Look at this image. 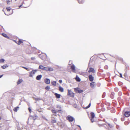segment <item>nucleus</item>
I'll return each mask as SVG.
<instances>
[{"mask_svg": "<svg viewBox=\"0 0 130 130\" xmlns=\"http://www.w3.org/2000/svg\"><path fill=\"white\" fill-rule=\"evenodd\" d=\"M68 95L72 97H74V93L72 91H71V90L68 89Z\"/></svg>", "mask_w": 130, "mask_h": 130, "instance_id": "nucleus-1", "label": "nucleus"}, {"mask_svg": "<svg viewBox=\"0 0 130 130\" xmlns=\"http://www.w3.org/2000/svg\"><path fill=\"white\" fill-rule=\"evenodd\" d=\"M67 119L70 122H72L74 119V118L71 116H68L67 117Z\"/></svg>", "mask_w": 130, "mask_h": 130, "instance_id": "nucleus-2", "label": "nucleus"}, {"mask_svg": "<svg viewBox=\"0 0 130 130\" xmlns=\"http://www.w3.org/2000/svg\"><path fill=\"white\" fill-rule=\"evenodd\" d=\"M37 71V70H32L31 72H30L29 76L32 77H33V74H34Z\"/></svg>", "mask_w": 130, "mask_h": 130, "instance_id": "nucleus-3", "label": "nucleus"}, {"mask_svg": "<svg viewBox=\"0 0 130 130\" xmlns=\"http://www.w3.org/2000/svg\"><path fill=\"white\" fill-rule=\"evenodd\" d=\"M90 82H92L94 80V77L92 75H90L88 76Z\"/></svg>", "mask_w": 130, "mask_h": 130, "instance_id": "nucleus-4", "label": "nucleus"}, {"mask_svg": "<svg viewBox=\"0 0 130 130\" xmlns=\"http://www.w3.org/2000/svg\"><path fill=\"white\" fill-rule=\"evenodd\" d=\"M125 116L127 117H128L130 116V111H126L124 113Z\"/></svg>", "mask_w": 130, "mask_h": 130, "instance_id": "nucleus-5", "label": "nucleus"}, {"mask_svg": "<svg viewBox=\"0 0 130 130\" xmlns=\"http://www.w3.org/2000/svg\"><path fill=\"white\" fill-rule=\"evenodd\" d=\"M90 85L92 88H93L95 86V83L94 82L91 83L90 84Z\"/></svg>", "mask_w": 130, "mask_h": 130, "instance_id": "nucleus-6", "label": "nucleus"}, {"mask_svg": "<svg viewBox=\"0 0 130 130\" xmlns=\"http://www.w3.org/2000/svg\"><path fill=\"white\" fill-rule=\"evenodd\" d=\"M45 83L47 84H50V80L49 79L46 78L45 80Z\"/></svg>", "mask_w": 130, "mask_h": 130, "instance_id": "nucleus-7", "label": "nucleus"}, {"mask_svg": "<svg viewBox=\"0 0 130 130\" xmlns=\"http://www.w3.org/2000/svg\"><path fill=\"white\" fill-rule=\"evenodd\" d=\"M94 69L92 68H90L89 69L88 72L90 73L91 72H92V73H94Z\"/></svg>", "mask_w": 130, "mask_h": 130, "instance_id": "nucleus-8", "label": "nucleus"}, {"mask_svg": "<svg viewBox=\"0 0 130 130\" xmlns=\"http://www.w3.org/2000/svg\"><path fill=\"white\" fill-rule=\"evenodd\" d=\"M42 77V75H38L36 77V79L37 80H40Z\"/></svg>", "mask_w": 130, "mask_h": 130, "instance_id": "nucleus-9", "label": "nucleus"}, {"mask_svg": "<svg viewBox=\"0 0 130 130\" xmlns=\"http://www.w3.org/2000/svg\"><path fill=\"white\" fill-rule=\"evenodd\" d=\"M54 94L57 98L59 99L60 98L61 95L60 94H59L57 93H55Z\"/></svg>", "mask_w": 130, "mask_h": 130, "instance_id": "nucleus-10", "label": "nucleus"}, {"mask_svg": "<svg viewBox=\"0 0 130 130\" xmlns=\"http://www.w3.org/2000/svg\"><path fill=\"white\" fill-rule=\"evenodd\" d=\"M74 90L75 91H77L79 93H81L83 92V91L81 90H79L77 88H75Z\"/></svg>", "mask_w": 130, "mask_h": 130, "instance_id": "nucleus-11", "label": "nucleus"}, {"mask_svg": "<svg viewBox=\"0 0 130 130\" xmlns=\"http://www.w3.org/2000/svg\"><path fill=\"white\" fill-rule=\"evenodd\" d=\"M71 68L73 71H75V66L74 65L72 64L71 66Z\"/></svg>", "mask_w": 130, "mask_h": 130, "instance_id": "nucleus-12", "label": "nucleus"}, {"mask_svg": "<svg viewBox=\"0 0 130 130\" xmlns=\"http://www.w3.org/2000/svg\"><path fill=\"white\" fill-rule=\"evenodd\" d=\"M44 67L42 65H40L39 67V69H40L42 70H44Z\"/></svg>", "mask_w": 130, "mask_h": 130, "instance_id": "nucleus-13", "label": "nucleus"}, {"mask_svg": "<svg viewBox=\"0 0 130 130\" xmlns=\"http://www.w3.org/2000/svg\"><path fill=\"white\" fill-rule=\"evenodd\" d=\"M59 90L61 92H63L64 89L61 86H59Z\"/></svg>", "mask_w": 130, "mask_h": 130, "instance_id": "nucleus-14", "label": "nucleus"}, {"mask_svg": "<svg viewBox=\"0 0 130 130\" xmlns=\"http://www.w3.org/2000/svg\"><path fill=\"white\" fill-rule=\"evenodd\" d=\"M76 80L77 81L79 82L80 81V78L77 76H76L75 78Z\"/></svg>", "mask_w": 130, "mask_h": 130, "instance_id": "nucleus-15", "label": "nucleus"}, {"mask_svg": "<svg viewBox=\"0 0 130 130\" xmlns=\"http://www.w3.org/2000/svg\"><path fill=\"white\" fill-rule=\"evenodd\" d=\"M23 81V80L22 79H19L18 81L17 82V84L19 85L21 84Z\"/></svg>", "mask_w": 130, "mask_h": 130, "instance_id": "nucleus-16", "label": "nucleus"}, {"mask_svg": "<svg viewBox=\"0 0 130 130\" xmlns=\"http://www.w3.org/2000/svg\"><path fill=\"white\" fill-rule=\"evenodd\" d=\"M8 67V66L7 64H5L3 66H2L1 67L3 69H5L6 67Z\"/></svg>", "mask_w": 130, "mask_h": 130, "instance_id": "nucleus-17", "label": "nucleus"}, {"mask_svg": "<svg viewBox=\"0 0 130 130\" xmlns=\"http://www.w3.org/2000/svg\"><path fill=\"white\" fill-rule=\"evenodd\" d=\"M52 84L54 86H56V81H53L51 82Z\"/></svg>", "mask_w": 130, "mask_h": 130, "instance_id": "nucleus-18", "label": "nucleus"}, {"mask_svg": "<svg viewBox=\"0 0 130 130\" xmlns=\"http://www.w3.org/2000/svg\"><path fill=\"white\" fill-rule=\"evenodd\" d=\"M19 107H15L14 109L13 110L15 112H17L18 109L19 108Z\"/></svg>", "mask_w": 130, "mask_h": 130, "instance_id": "nucleus-19", "label": "nucleus"}, {"mask_svg": "<svg viewBox=\"0 0 130 130\" xmlns=\"http://www.w3.org/2000/svg\"><path fill=\"white\" fill-rule=\"evenodd\" d=\"M90 114L92 117V118H94L95 117L94 113L93 112H91Z\"/></svg>", "mask_w": 130, "mask_h": 130, "instance_id": "nucleus-20", "label": "nucleus"}, {"mask_svg": "<svg viewBox=\"0 0 130 130\" xmlns=\"http://www.w3.org/2000/svg\"><path fill=\"white\" fill-rule=\"evenodd\" d=\"M2 35L4 37L6 38H8V37L7 36V35L6 34L2 33Z\"/></svg>", "mask_w": 130, "mask_h": 130, "instance_id": "nucleus-21", "label": "nucleus"}, {"mask_svg": "<svg viewBox=\"0 0 130 130\" xmlns=\"http://www.w3.org/2000/svg\"><path fill=\"white\" fill-rule=\"evenodd\" d=\"M79 4H83V1L82 0H78Z\"/></svg>", "mask_w": 130, "mask_h": 130, "instance_id": "nucleus-22", "label": "nucleus"}, {"mask_svg": "<svg viewBox=\"0 0 130 130\" xmlns=\"http://www.w3.org/2000/svg\"><path fill=\"white\" fill-rule=\"evenodd\" d=\"M44 57L43 58L42 57V56L41 57V59L42 60H44V59L47 56L46 55V54H45V55H44Z\"/></svg>", "mask_w": 130, "mask_h": 130, "instance_id": "nucleus-23", "label": "nucleus"}, {"mask_svg": "<svg viewBox=\"0 0 130 130\" xmlns=\"http://www.w3.org/2000/svg\"><path fill=\"white\" fill-rule=\"evenodd\" d=\"M48 71H52L53 70V69L52 68H48Z\"/></svg>", "mask_w": 130, "mask_h": 130, "instance_id": "nucleus-24", "label": "nucleus"}, {"mask_svg": "<svg viewBox=\"0 0 130 130\" xmlns=\"http://www.w3.org/2000/svg\"><path fill=\"white\" fill-rule=\"evenodd\" d=\"M5 61V60L3 59H0V63H3Z\"/></svg>", "mask_w": 130, "mask_h": 130, "instance_id": "nucleus-25", "label": "nucleus"}, {"mask_svg": "<svg viewBox=\"0 0 130 130\" xmlns=\"http://www.w3.org/2000/svg\"><path fill=\"white\" fill-rule=\"evenodd\" d=\"M52 112L53 113H57L56 111L55 110H52Z\"/></svg>", "mask_w": 130, "mask_h": 130, "instance_id": "nucleus-26", "label": "nucleus"}, {"mask_svg": "<svg viewBox=\"0 0 130 130\" xmlns=\"http://www.w3.org/2000/svg\"><path fill=\"white\" fill-rule=\"evenodd\" d=\"M56 121L55 120H52V123H56Z\"/></svg>", "mask_w": 130, "mask_h": 130, "instance_id": "nucleus-27", "label": "nucleus"}, {"mask_svg": "<svg viewBox=\"0 0 130 130\" xmlns=\"http://www.w3.org/2000/svg\"><path fill=\"white\" fill-rule=\"evenodd\" d=\"M22 42L21 40H19V42L18 43V44L19 45L20 44H21V43Z\"/></svg>", "mask_w": 130, "mask_h": 130, "instance_id": "nucleus-28", "label": "nucleus"}, {"mask_svg": "<svg viewBox=\"0 0 130 130\" xmlns=\"http://www.w3.org/2000/svg\"><path fill=\"white\" fill-rule=\"evenodd\" d=\"M45 89L46 90H48L50 89V87L49 86H47L45 87Z\"/></svg>", "mask_w": 130, "mask_h": 130, "instance_id": "nucleus-29", "label": "nucleus"}, {"mask_svg": "<svg viewBox=\"0 0 130 130\" xmlns=\"http://www.w3.org/2000/svg\"><path fill=\"white\" fill-rule=\"evenodd\" d=\"M48 68L44 67V70H43L48 71Z\"/></svg>", "mask_w": 130, "mask_h": 130, "instance_id": "nucleus-30", "label": "nucleus"}, {"mask_svg": "<svg viewBox=\"0 0 130 130\" xmlns=\"http://www.w3.org/2000/svg\"><path fill=\"white\" fill-rule=\"evenodd\" d=\"M6 9L8 11H9L10 10V7H8L6 8Z\"/></svg>", "mask_w": 130, "mask_h": 130, "instance_id": "nucleus-31", "label": "nucleus"}, {"mask_svg": "<svg viewBox=\"0 0 130 130\" xmlns=\"http://www.w3.org/2000/svg\"><path fill=\"white\" fill-rule=\"evenodd\" d=\"M58 111L61 113H63V111L61 110H58Z\"/></svg>", "mask_w": 130, "mask_h": 130, "instance_id": "nucleus-32", "label": "nucleus"}, {"mask_svg": "<svg viewBox=\"0 0 130 130\" xmlns=\"http://www.w3.org/2000/svg\"><path fill=\"white\" fill-rule=\"evenodd\" d=\"M90 105H91V103H90L89 104L88 106H87L86 107V108H89L90 107Z\"/></svg>", "mask_w": 130, "mask_h": 130, "instance_id": "nucleus-33", "label": "nucleus"}, {"mask_svg": "<svg viewBox=\"0 0 130 130\" xmlns=\"http://www.w3.org/2000/svg\"><path fill=\"white\" fill-rule=\"evenodd\" d=\"M57 108H58L59 109H61V106L60 105H57Z\"/></svg>", "mask_w": 130, "mask_h": 130, "instance_id": "nucleus-34", "label": "nucleus"}, {"mask_svg": "<svg viewBox=\"0 0 130 130\" xmlns=\"http://www.w3.org/2000/svg\"><path fill=\"white\" fill-rule=\"evenodd\" d=\"M7 4H8L9 5L10 4V1L9 0H7Z\"/></svg>", "mask_w": 130, "mask_h": 130, "instance_id": "nucleus-35", "label": "nucleus"}, {"mask_svg": "<svg viewBox=\"0 0 130 130\" xmlns=\"http://www.w3.org/2000/svg\"><path fill=\"white\" fill-rule=\"evenodd\" d=\"M42 118L43 119H44L45 120H46V121H48V120H47V119H46V118L45 117L42 116Z\"/></svg>", "mask_w": 130, "mask_h": 130, "instance_id": "nucleus-36", "label": "nucleus"}, {"mask_svg": "<svg viewBox=\"0 0 130 130\" xmlns=\"http://www.w3.org/2000/svg\"><path fill=\"white\" fill-rule=\"evenodd\" d=\"M91 120L92 122H94V118H92L91 119Z\"/></svg>", "mask_w": 130, "mask_h": 130, "instance_id": "nucleus-37", "label": "nucleus"}, {"mask_svg": "<svg viewBox=\"0 0 130 130\" xmlns=\"http://www.w3.org/2000/svg\"><path fill=\"white\" fill-rule=\"evenodd\" d=\"M22 67V68L25 69H26V70H27L28 71L29 70H28V69L27 68H26V67Z\"/></svg>", "mask_w": 130, "mask_h": 130, "instance_id": "nucleus-38", "label": "nucleus"}, {"mask_svg": "<svg viewBox=\"0 0 130 130\" xmlns=\"http://www.w3.org/2000/svg\"><path fill=\"white\" fill-rule=\"evenodd\" d=\"M108 125L109 126L110 128H112L113 127V126L112 125L110 124H108Z\"/></svg>", "mask_w": 130, "mask_h": 130, "instance_id": "nucleus-39", "label": "nucleus"}, {"mask_svg": "<svg viewBox=\"0 0 130 130\" xmlns=\"http://www.w3.org/2000/svg\"><path fill=\"white\" fill-rule=\"evenodd\" d=\"M73 106L74 107L76 108L77 107V105L76 104H74L73 105Z\"/></svg>", "mask_w": 130, "mask_h": 130, "instance_id": "nucleus-40", "label": "nucleus"}, {"mask_svg": "<svg viewBox=\"0 0 130 130\" xmlns=\"http://www.w3.org/2000/svg\"><path fill=\"white\" fill-rule=\"evenodd\" d=\"M30 117L33 118V119L34 120H35L36 119V117H33L32 116H31Z\"/></svg>", "mask_w": 130, "mask_h": 130, "instance_id": "nucleus-41", "label": "nucleus"}, {"mask_svg": "<svg viewBox=\"0 0 130 130\" xmlns=\"http://www.w3.org/2000/svg\"><path fill=\"white\" fill-rule=\"evenodd\" d=\"M104 68L105 69H107L108 68V66H106L104 67Z\"/></svg>", "mask_w": 130, "mask_h": 130, "instance_id": "nucleus-42", "label": "nucleus"}, {"mask_svg": "<svg viewBox=\"0 0 130 130\" xmlns=\"http://www.w3.org/2000/svg\"><path fill=\"white\" fill-rule=\"evenodd\" d=\"M28 109V110L29 111V112H31V109H30V107H29Z\"/></svg>", "mask_w": 130, "mask_h": 130, "instance_id": "nucleus-43", "label": "nucleus"}, {"mask_svg": "<svg viewBox=\"0 0 130 130\" xmlns=\"http://www.w3.org/2000/svg\"><path fill=\"white\" fill-rule=\"evenodd\" d=\"M59 82L60 83H61L62 82V80H60L59 81Z\"/></svg>", "mask_w": 130, "mask_h": 130, "instance_id": "nucleus-44", "label": "nucleus"}, {"mask_svg": "<svg viewBox=\"0 0 130 130\" xmlns=\"http://www.w3.org/2000/svg\"><path fill=\"white\" fill-rule=\"evenodd\" d=\"M23 3H24V2H23V3H22V4L21 5H20L19 6V8H20L21 6L23 5Z\"/></svg>", "mask_w": 130, "mask_h": 130, "instance_id": "nucleus-45", "label": "nucleus"}, {"mask_svg": "<svg viewBox=\"0 0 130 130\" xmlns=\"http://www.w3.org/2000/svg\"><path fill=\"white\" fill-rule=\"evenodd\" d=\"M120 76L121 77V78H122V74L121 73H120Z\"/></svg>", "mask_w": 130, "mask_h": 130, "instance_id": "nucleus-46", "label": "nucleus"}, {"mask_svg": "<svg viewBox=\"0 0 130 130\" xmlns=\"http://www.w3.org/2000/svg\"><path fill=\"white\" fill-rule=\"evenodd\" d=\"M35 59V57H32L31 58V59H32V60H34Z\"/></svg>", "mask_w": 130, "mask_h": 130, "instance_id": "nucleus-47", "label": "nucleus"}, {"mask_svg": "<svg viewBox=\"0 0 130 130\" xmlns=\"http://www.w3.org/2000/svg\"><path fill=\"white\" fill-rule=\"evenodd\" d=\"M111 97L112 99L113 98V96L112 95H111Z\"/></svg>", "mask_w": 130, "mask_h": 130, "instance_id": "nucleus-48", "label": "nucleus"}, {"mask_svg": "<svg viewBox=\"0 0 130 130\" xmlns=\"http://www.w3.org/2000/svg\"><path fill=\"white\" fill-rule=\"evenodd\" d=\"M3 75H0V78H1V77H2L3 76Z\"/></svg>", "mask_w": 130, "mask_h": 130, "instance_id": "nucleus-49", "label": "nucleus"}, {"mask_svg": "<svg viewBox=\"0 0 130 130\" xmlns=\"http://www.w3.org/2000/svg\"><path fill=\"white\" fill-rule=\"evenodd\" d=\"M77 126H78L79 127L80 129H81V127H80V125H78Z\"/></svg>", "mask_w": 130, "mask_h": 130, "instance_id": "nucleus-50", "label": "nucleus"}, {"mask_svg": "<svg viewBox=\"0 0 130 130\" xmlns=\"http://www.w3.org/2000/svg\"><path fill=\"white\" fill-rule=\"evenodd\" d=\"M39 99H36V100L37 101H38V100H39Z\"/></svg>", "mask_w": 130, "mask_h": 130, "instance_id": "nucleus-51", "label": "nucleus"}, {"mask_svg": "<svg viewBox=\"0 0 130 130\" xmlns=\"http://www.w3.org/2000/svg\"><path fill=\"white\" fill-rule=\"evenodd\" d=\"M124 75L125 76L126 75V73H125L124 74Z\"/></svg>", "mask_w": 130, "mask_h": 130, "instance_id": "nucleus-52", "label": "nucleus"}, {"mask_svg": "<svg viewBox=\"0 0 130 130\" xmlns=\"http://www.w3.org/2000/svg\"><path fill=\"white\" fill-rule=\"evenodd\" d=\"M15 0V1H16L17 0Z\"/></svg>", "mask_w": 130, "mask_h": 130, "instance_id": "nucleus-53", "label": "nucleus"}]
</instances>
